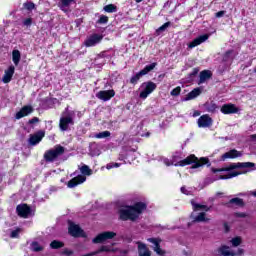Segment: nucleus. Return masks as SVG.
I'll return each instance as SVG.
<instances>
[{"instance_id":"nucleus-23","label":"nucleus","mask_w":256,"mask_h":256,"mask_svg":"<svg viewBox=\"0 0 256 256\" xmlns=\"http://www.w3.org/2000/svg\"><path fill=\"white\" fill-rule=\"evenodd\" d=\"M73 3H75V0H60L58 7H60L61 11H64V13H69V8Z\"/></svg>"},{"instance_id":"nucleus-30","label":"nucleus","mask_w":256,"mask_h":256,"mask_svg":"<svg viewBox=\"0 0 256 256\" xmlns=\"http://www.w3.org/2000/svg\"><path fill=\"white\" fill-rule=\"evenodd\" d=\"M231 205H235L236 207H243V199L241 198H232L228 203L227 207H231Z\"/></svg>"},{"instance_id":"nucleus-22","label":"nucleus","mask_w":256,"mask_h":256,"mask_svg":"<svg viewBox=\"0 0 256 256\" xmlns=\"http://www.w3.org/2000/svg\"><path fill=\"white\" fill-rule=\"evenodd\" d=\"M15 73V66H10L6 71L2 78L3 83H11V79H13V74Z\"/></svg>"},{"instance_id":"nucleus-4","label":"nucleus","mask_w":256,"mask_h":256,"mask_svg":"<svg viewBox=\"0 0 256 256\" xmlns=\"http://www.w3.org/2000/svg\"><path fill=\"white\" fill-rule=\"evenodd\" d=\"M63 153H65V148L61 145H57L53 149L47 150L44 153V160L46 163H53L54 161H57Z\"/></svg>"},{"instance_id":"nucleus-28","label":"nucleus","mask_w":256,"mask_h":256,"mask_svg":"<svg viewBox=\"0 0 256 256\" xmlns=\"http://www.w3.org/2000/svg\"><path fill=\"white\" fill-rule=\"evenodd\" d=\"M211 71L209 70H203L202 72H200V81L199 83H205L207 81V79H211Z\"/></svg>"},{"instance_id":"nucleus-33","label":"nucleus","mask_w":256,"mask_h":256,"mask_svg":"<svg viewBox=\"0 0 256 256\" xmlns=\"http://www.w3.org/2000/svg\"><path fill=\"white\" fill-rule=\"evenodd\" d=\"M192 206H193L194 211H200V210L210 211V209H211V207H208L207 205H201V204H197L194 202H192Z\"/></svg>"},{"instance_id":"nucleus-34","label":"nucleus","mask_w":256,"mask_h":256,"mask_svg":"<svg viewBox=\"0 0 256 256\" xmlns=\"http://www.w3.org/2000/svg\"><path fill=\"white\" fill-rule=\"evenodd\" d=\"M30 249L34 253H39L40 251H43V246H41L39 242H32L30 245Z\"/></svg>"},{"instance_id":"nucleus-56","label":"nucleus","mask_w":256,"mask_h":256,"mask_svg":"<svg viewBox=\"0 0 256 256\" xmlns=\"http://www.w3.org/2000/svg\"><path fill=\"white\" fill-rule=\"evenodd\" d=\"M199 115H201V112H199L198 110L194 111L193 117H199Z\"/></svg>"},{"instance_id":"nucleus-25","label":"nucleus","mask_w":256,"mask_h":256,"mask_svg":"<svg viewBox=\"0 0 256 256\" xmlns=\"http://www.w3.org/2000/svg\"><path fill=\"white\" fill-rule=\"evenodd\" d=\"M138 255L139 256H151V251L147 248V245L138 242Z\"/></svg>"},{"instance_id":"nucleus-16","label":"nucleus","mask_w":256,"mask_h":256,"mask_svg":"<svg viewBox=\"0 0 256 256\" xmlns=\"http://www.w3.org/2000/svg\"><path fill=\"white\" fill-rule=\"evenodd\" d=\"M68 233L72 237H80L81 233H83V230L81 229V227H79V225L73 222H69Z\"/></svg>"},{"instance_id":"nucleus-48","label":"nucleus","mask_w":256,"mask_h":256,"mask_svg":"<svg viewBox=\"0 0 256 256\" xmlns=\"http://www.w3.org/2000/svg\"><path fill=\"white\" fill-rule=\"evenodd\" d=\"M28 123L30 125H33L34 123H39V118L38 117H33L32 119L29 120Z\"/></svg>"},{"instance_id":"nucleus-14","label":"nucleus","mask_w":256,"mask_h":256,"mask_svg":"<svg viewBox=\"0 0 256 256\" xmlns=\"http://www.w3.org/2000/svg\"><path fill=\"white\" fill-rule=\"evenodd\" d=\"M218 252L223 256L243 255V249H238V251L235 252V251H231L229 246L220 247Z\"/></svg>"},{"instance_id":"nucleus-9","label":"nucleus","mask_w":256,"mask_h":256,"mask_svg":"<svg viewBox=\"0 0 256 256\" xmlns=\"http://www.w3.org/2000/svg\"><path fill=\"white\" fill-rule=\"evenodd\" d=\"M16 213L23 219H29V217H31V207L27 204H19L16 207Z\"/></svg>"},{"instance_id":"nucleus-47","label":"nucleus","mask_w":256,"mask_h":256,"mask_svg":"<svg viewBox=\"0 0 256 256\" xmlns=\"http://www.w3.org/2000/svg\"><path fill=\"white\" fill-rule=\"evenodd\" d=\"M62 255L71 256V255H73V252L69 249H64L62 251Z\"/></svg>"},{"instance_id":"nucleus-42","label":"nucleus","mask_w":256,"mask_h":256,"mask_svg":"<svg viewBox=\"0 0 256 256\" xmlns=\"http://www.w3.org/2000/svg\"><path fill=\"white\" fill-rule=\"evenodd\" d=\"M98 23L100 25H105V24L109 23V17H107L105 15H101L100 18L98 19Z\"/></svg>"},{"instance_id":"nucleus-51","label":"nucleus","mask_w":256,"mask_h":256,"mask_svg":"<svg viewBox=\"0 0 256 256\" xmlns=\"http://www.w3.org/2000/svg\"><path fill=\"white\" fill-rule=\"evenodd\" d=\"M223 15H225V11H219V12H217L216 14H215V17H217V18H221V17H223Z\"/></svg>"},{"instance_id":"nucleus-50","label":"nucleus","mask_w":256,"mask_h":256,"mask_svg":"<svg viewBox=\"0 0 256 256\" xmlns=\"http://www.w3.org/2000/svg\"><path fill=\"white\" fill-rule=\"evenodd\" d=\"M163 163H164V165H166L167 167H170V165H173V162H171V160H169V159H167V158H165V159L163 160Z\"/></svg>"},{"instance_id":"nucleus-17","label":"nucleus","mask_w":256,"mask_h":256,"mask_svg":"<svg viewBox=\"0 0 256 256\" xmlns=\"http://www.w3.org/2000/svg\"><path fill=\"white\" fill-rule=\"evenodd\" d=\"M207 39H209L208 34L198 36L192 42L189 43L188 47H189V49H193V48L201 45V43H205V41H207Z\"/></svg>"},{"instance_id":"nucleus-11","label":"nucleus","mask_w":256,"mask_h":256,"mask_svg":"<svg viewBox=\"0 0 256 256\" xmlns=\"http://www.w3.org/2000/svg\"><path fill=\"white\" fill-rule=\"evenodd\" d=\"M97 99H100L101 101H110L115 97V90H104L99 91L96 94Z\"/></svg>"},{"instance_id":"nucleus-21","label":"nucleus","mask_w":256,"mask_h":256,"mask_svg":"<svg viewBox=\"0 0 256 256\" xmlns=\"http://www.w3.org/2000/svg\"><path fill=\"white\" fill-rule=\"evenodd\" d=\"M147 241L149 243H153L154 244V251L155 253H157V255H165V251H163V249H161L160 243L161 241L157 238H148Z\"/></svg>"},{"instance_id":"nucleus-35","label":"nucleus","mask_w":256,"mask_h":256,"mask_svg":"<svg viewBox=\"0 0 256 256\" xmlns=\"http://www.w3.org/2000/svg\"><path fill=\"white\" fill-rule=\"evenodd\" d=\"M171 25V22H166L164 23L162 26H160L157 30H156V35L159 36L161 35V33H164V31H167V29H169V26Z\"/></svg>"},{"instance_id":"nucleus-29","label":"nucleus","mask_w":256,"mask_h":256,"mask_svg":"<svg viewBox=\"0 0 256 256\" xmlns=\"http://www.w3.org/2000/svg\"><path fill=\"white\" fill-rule=\"evenodd\" d=\"M205 109L208 113H215V111H217V109H219V106H217V104H215V102H207L205 104Z\"/></svg>"},{"instance_id":"nucleus-32","label":"nucleus","mask_w":256,"mask_h":256,"mask_svg":"<svg viewBox=\"0 0 256 256\" xmlns=\"http://www.w3.org/2000/svg\"><path fill=\"white\" fill-rule=\"evenodd\" d=\"M80 172L82 173V175H87L88 177L93 175V170H91V168H89L87 165L83 164L80 168H79Z\"/></svg>"},{"instance_id":"nucleus-7","label":"nucleus","mask_w":256,"mask_h":256,"mask_svg":"<svg viewBox=\"0 0 256 256\" xmlns=\"http://www.w3.org/2000/svg\"><path fill=\"white\" fill-rule=\"evenodd\" d=\"M141 92H140V99H147V97H149V95H151V93H153V91H155V89H157V84H155V82H144L141 85Z\"/></svg>"},{"instance_id":"nucleus-59","label":"nucleus","mask_w":256,"mask_h":256,"mask_svg":"<svg viewBox=\"0 0 256 256\" xmlns=\"http://www.w3.org/2000/svg\"><path fill=\"white\" fill-rule=\"evenodd\" d=\"M170 5H171V2L167 1L165 2L164 7H169Z\"/></svg>"},{"instance_id":"nucleus-63","label":"nucleus","mask_w":256,"mask_h":256,"mask_svg":"<svg viewBox=\"0 0 256 256\" xmlns=\"http://www.w3.org/2000/svg\"><path fill=\"white\" fill-rule=\"evenodd\" d=\"M92 155H99V154H97V153H92Z\"/></svg>"},{"instance_id":"nucleus-58","label":"nucleus","mask_w":256,"mask_h":256,"mask_svg":"<svg viewBox=\"0 0 256 256\" xmlns=\"http://www.w3.org/2000/svg\"><path fill=\"white\" fill-rule=\"evenodd\" d=\"M250 139H251L252 141H256V134L251 135V136H250Z\"/></svg>"},{"instance_id":"nucleus-60","label":"nucleus","mask_w":256,"mask_h":256,"mask_svg":"<svg viewBox=\"0 0 256 256\" xmlns=\"http://www.w3.org/2000/svg\"><path fill=\"white\" fill-rule=\"evenodd\" d=\"M135 3H141L143 0H134Z\"/></svg>"},{"instance_id":"nucleus-15","label":"nucleus","mask_w":256,"mask_h":256,"mask_svg":"<svg viewBox=\"0 0 256 256\" xmlns=\"http://www.w3.org/2000/svg\"><path fill=\"white\" fill-rule=\"evenodd\" d=\"M85 181H87V177L83 175H78L72 178L67 185L69 189H73L74 187H77V185H81V183H85Z\"/></svg>"},{"instance_id":"nucleus-57","label":"nucleus","mask_w":256,"mask_h":256,"mask_svg":"<svg viewBox=\"0 0 256 256\" xmlns=\"http://www.w3.org/2000/svg\"><path fill=\"white\" fill-rule=\"evenodd\" d=\"M224 229L226 231V233H228L229 231V225L227 223H224Z\"/></svg>"},{"instance_id":"nucleus-46","label":"nucleus","mask_w":256,"mask_h":256,"mask_svg":"<svg viewBox=\"0 0 256 256\" xmlns=\"http://www.w3.org/2000/svg\"><path fill=\"white\" fill-rule=\"evenodd\" d=\"M115 167H119V163H109L106 166V169H113Z\"/></svg>"},{"instance_id":"nucleus-20","label":"nucleus","mask_w":256,"mask_h":256,"mask_svg":"<svg viewBox=\"0 0 256 256\" xmlns=\"http://www.w3.org/2000/svg\"><path fill=\"white\" fill-rule=\"evenodd\" d=\"M33 113V107L24 106L22 109L16 113L15 119H23V117H27V115H31Z\"/></svg>"},{"instance_id":"nucleus-13","label":"nucleus","mask_w":256,"mask_h":256,"mask_svg":"<svg viewBox=\"0 0 256 256\" xmlns=\"http://www.w3.org/2000/svg\"><path fill=\"white\" fill-rule=\"evenodd\" d=\"M213 125V119L209 115L204 114L198 119V127L205 129Z\"/></svg>"},{"instance_id":"nucleus-18","label":"nucleus","mask_w":256,"mask_h":256,"mask_svg":"<svg viewBox=\"0 0 256 256\" xmlns=\"http://www.w3.org/2000/svg\"><path fill=\"white\" fill-rule=\"evenodd\" d=\"M237 157H243V153H241L235 149H232V150L224 153L221 156V159H222V161H225V159H237Z\"/></svg>"},{"instance_id":"nucleus-31","label":"nucleus","mask_w":256,"mask_h":256,"mask_svg":"<svg viewBox=\"0 0 256 256\" xmlns=\"http://www.w3.org/2000/svg\"><path fill=\"white\" fill-rule=\"evenodd\" d=\"M12 61L14 65H19V62L21 61V52L19 50L12 51Z\"/></svg>"},{"instance_id":"nucleus-6","label":"nucleus","mask_w":256,"mask_h":256,"mask_svg":"<svg viewBox=\"0 0 256 256\" xmlns=\"http://www.w3.org/2000/svg\"><path fill=\"white\" fill-rule=\"evenodd\" d=\"M155 67H157L156 62L146 65L144 69H142L140 72L136 73L134 76L131 77L130 83L132 85H137V83L139 82V79H141V77L147 75L148 73H151V71H153Z\"/></svg>"},{"instance_id":"nucleus-49","label":"nucleus","mask_w":256,"mask_h":256,"mask_svg":"<svg viewBox=\"0 0 256 256\" xmlns=\"http://www.w3.org/2000/svg\"><path fill=\"white\" fill-rule=\"evenodd\" d=\"M46 129H48L49 131H51V129H53V121L46 122Z\"/></svg>"},{"instance_id":"nucleus-27","label":"nucleus","mask_w":256,"mask_h":256,"mask_svg":"<svg viewBox=\"0 0 256 256\" xmlns=\"http://www.w3.org/2000/svg\"><path fill=\"white\" fill-rule=\"evenodd\" d=\"M237 175H241V172L232 171V172L228 173L227 175H220L218 178L212 180V183H213V181H217L219 179H233V177H237Z\"/></svg>"},{"instance_id":"nucleus-8","label":"nucleus","mask_w":256,"mask_h":256,"mask_svg":"<svg viewBox=\"0 0 256 256\" xmlns=\"http://www.w3.org/2000/svg\"><path fill=\"white\" fill-rule=\"evenodd\" d=\"M103 41V34L94 33L86 38L84 41L85 47H95V45H99Z\"/></svg>"},{"instance_id":"nucleus-24","label":"nucleus","mask_w":256,"mask_h":256,"mask_svg":"<svg viewBox=\"0 0 256 256\" xmlns=\"http://www.w3.org/2000/svg\"><path fill=\"white\" fill-rule=\"evenodd\" d=\"M202 92L203 88H195L186 95L184 101H191L193 99H196V97H199V95H201Z\"/></svg>"},{"instance_id":"nucleus-38","label":"nucleus","mask_w":256,"mask_h":256,"mask_svg":"<svg viewBox=\"0 0 256 256\" xmlns=\"http://www.w3.org/2000/svg\"><path fill=\"white\" fill-rule=\"evenodd\" d=\"M96 139H105L107 137H111V132L103 131L95 134Z\"/></svg>"},{"instance_id":"nucleus-26","label":"nucleus","mask_w":256,"mask_h":256,"mask_svg":"<svg viewBox=\"0 0 256 256\" xmlns=\"http://www.w3.org/2000/svg\"><path fill=\"white\" fill-rule=\"evenodd\" d=\"M235 59V51L234 50H228L223 55V61L226 63V65H231V62Z\"/></svg>"},{"instance_id":"nucleus-10","label":"nucleus","mask_w":256,"mask_h":256,"mask_svg":"<svg viewBox=\"0 0 256 256\" xmlns=\"http://www.w3.org/2000/svg\"><path fill=\"white\" fill-rule=\"evenodd\" d=\"M114 237H117V233L106 231L98 234L92 241L93 243H103L105 241H108V239H113Z\"/></svg>"},{"instance_id":"nucleus-39","label":"nucleus","mask_w":256,"mask_h":256,"mask_svg":"<svg viewBox=\"0 0 256 256\" xmlns=\"http://www.w3.org/2000/svg\"><path fill=\"white\" fill-rule=\"evenodd\" d=\"M24 9H26V11H33V9H35V3L27 0L24 4H23Z\"/></svg>"},{"instance_id":"nucleus-5","label":"nucleus","mask_w":256,"mask_h":256,"mask_svg":"<svg viewBox=\"0 0 256 256\" xmlns=\"http://www.w3.org/2000/svg\"><path fill=\"white\" fill-rule=\"evenodd\" d=\"M251 167H255V164L252 162H238L230 164L226 169L212 168V173H221V171H233V169H251Z\"/></svg>"},{"instance_id":"nucleus-36","label":"nucleus","mask_w":256,"mask_h":256,"mask_svg":"<svg viewBox=\"0 0 256 256\" xmlns=\"http://www.w3.org/2000/svg\"><path fill=\"white\" fill-rule=\"evenodd\" d=\"M51 249H61V247H65V244L59 240H53L50 243Z\"/></svg>"},{"instance_id":"nucleus-43","label":"nucleus","mask_w":256,"mask_h":256,"mask_svg":"<svg viewBox=\"0 0 256 256\" xmlns=\"http://www.w3.org/2000/svg\"><path fill=\"white\" fill-rule=\"evenodd\" d=\"M181 94V87H176L174 88L171 92L170 95H172V97H177Z\"/></svg>"},{"instance_id":"nucleus-55","label":"nucleus","mask_w":256,"mask_h":256,"mask_svg":"<svg viewBox=\"0 0 256 256\" xmlns=\"http://www.w3.org/2000/svg\"><path fill=\"white\" fill-rule=\"evenodd\" d=\"M236 217L245 218V217H247V214H245V213H237Z\"/></svg>"},{"instance_id":"nucleus-3","label":"nucleus","mask_w":256,"mask_h":256,"mask_svg":"<svg viewBox=\"0 0 256 256\" xmlns=\"http://www.w3.org/2000/svg\"><path fill=\"white\" fill-rule=\"evenodd\" d=\"M75 112L69 111V108H66L62 113V117L60 118L59 127L62 131H67L69 129V125H75Z\"/></svg>"},{"instance_id":"nucleus-2","label":"nucleus","mask_w":256,"mask_h":256,"mask_svg":"<svg viewBox=\"0 0 256 256\" xmlns=\"http://www.w3.org/2000/svg\"><path fill=\"white\" fill-rule=\"evenodd\" d=\"M174 165L175 167H185L186 165H192L191 169H199V167H203V165L211 167V162H209V158L207 157H202L199 159L195 155L191 154L185 159L178 161Z\"/></svg>"},{"instance_id":"nucleus-62","label":"nucleus","mask_w":256,"mask_h":256,"mask_svg":"<svg viewBox=\"0 0 256 256\" xmlns=\"http://www.w3.org/2000/svg\"><path fill=\"white\" fill-rule=\"evenodd\" d=\"M149 135H150V133L148 132V133L145 134V137H149Z\"/></svg>"},{"instance_id":"nucleus-19","label":"nucleus","mask_w":256,"mask_h":256,"mask_svg":"<svg viewBox=\"0 0 256 256\" xmlns=\"http://www.w3.org/2000/svg\"><path fill=\"white\" fill-rule=\"evenodd\" d=\"M45 137V132L40 131L32 136H30L28 143L30 145H38V143H41V140Z\"/></svg>"},{"instance_id":"nucleus-52","label":"nucleus","mask_w":256,"mask_h":256,"mask_svg":"<svg viewBox=\"0 0 256 256\" xmlns=\"http://www.w3.org/2000/svg\"><path fill=\"white\" fill-rule=\"evenodd\" d=\"M181 193H183L184 195H189V192L187 191V188H185V186H182L180 189Z\"/></svg>"},{"instance_id":"nucleus-61","label":"nucleus","mask_w":256,"mask_h":256,"mask_svg":"<svg viewBox=\"0 0 256 256\" xmlns=\"http://www.w3.org/2000/svg\"><path fill=\"white\" fill-rule=\"evenodd\" d=\"M253 197H256V191L252 192Z\"/></svg>"},{"instance_id":"nucleus-53","label":"nucleus","mask_w":256,"mask_h":256,"mask_svg":"<svg viewBox=\"0 0 256 256\" xmlns=\"http://www.w3.org/2000/svg\"><path fill=\"white\" fill-rule=\"evenodd\" d=\"M197 73H199V70L194 69L191 73H190V77H195L197 75Z\"/></svg>"},{"instance_id":"nucleus-54","label":"nucleus","mask_w":256,"mask_h":256,"mask_svg":"<svg viewBox=\"0 0 256 256\" xmlns=\"http://www.w3.org/2000/svg\"><path fill=\"white\" fill-rule=\"evenodd\" d=\"M181 154L179 153H176L174 156H173V161H177V159H181Z\"/></svg>"},{"instance_id":"nucleus-41","label":"nucleus","mask_w":256,"mask_h":256,"mask_svg":"<svg viewBox=\"0 0 256 256\" xmlns=\"http://www.w3.org/2000/svg\"><path fill=\"white\" fill-rule=\"evenodd\" d=\"M230 243H232L233 247H239V245H241V237L237 236L235 238H232Z\"/></svg>"},{"instance_id":"nucleus-12","label":"nucleus","mask_w":256,"mask_h":256,"mask_svg":"<svg viewBox=\"0 0 256 256\" xmlns=\"http://www.w3.org/2000/svg\"><path fill=\"white\" fill-rule=\"evenodd\" d=\"M221 113H223V115H233L235 113H239V108H237V106H235V104H224L221 109H220Z\"/></svg>"},{"instance_id":"nucleus-1","label":"nucleus","mask_w":256,"mask_h":256,"mask_svg":"<svg viewBox=\"0 0 256 256\" xmlns=\"http://www.w3.org/2000/svg\"><path fill=\"white\" fill-rule=\"evenodd\" d=\"M147 209V204L143 202H137L133 206H126L118 211L119 219L121 221H137L139 215Z\"/></svg>"},{"instance_id":"nucleus-45","label":"nucleus","mask_w":256,"mask_h":256,"mask_svg":"<svg viewBox=\"0 0 256 256\" xmlns=\"http://www.w3.org/2000/svg\"><path fill=\"white\" fill-rule=\"evenodd\" d=\"M23 25L25 27H31L33 25V19L32 18H26L23 20Z\"/></svg>"},{"instance_id":"nucleus-44","label":"nucleus","mask_w":256,"mask_h":256,"mask_svg":"<svg viewBox=\"0 0 256 256\" xmlns=\"http://www.w3.org/2000/svg\"><path fill=\"white\" fill-rule=\"evenodd\" d=\"M20 233H21V229L18 228V229L11 232L10 237L12 239H17V237H19Z\"/></svg>"},{"instance_id":"nucleus-37","label":"nucleus","mask_w":256,"mask_h":256,"mask_svg":"<svg viewBox=\"0 0 256 256\" xmlns=\"http://www.w3.org/2000/svg\"><path fill=\"white\" fill-rule=\"evenodd\" d=\"M104 11L106 13H117V6H115L114 4H109L104 6Z\"/></svg>"},{"instance_id":"nucleus-64","label":"nucleus","mask_w":256,"mask_h":256,"mask_svg":"<svg viewBox=\"0 0 256 256\" xmlns=\"http://www.w3.org/2000/svg\"><path fill=\"white\" fill-rule=\"evenodd\" d=\"M77 23L79 24V23H80V21H79V20H77Z\"/></svg>"},{"instance_id":"nucleus-40","label":"nucleus","mask_w":256,"mask_h":256,"mask_svg":"<svg viewBox=\"0 0 256 256\" xmlns=\"http://www.w3.org/2000/svg\"><path fill=\"white\" fill-rule=\"evenodd\" d=\"M194 221H196L197 223H201L203 221H209V219L205 218V212H201L195 217Z\"/></svg>"}]
</instances>
